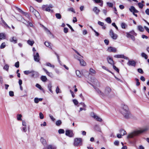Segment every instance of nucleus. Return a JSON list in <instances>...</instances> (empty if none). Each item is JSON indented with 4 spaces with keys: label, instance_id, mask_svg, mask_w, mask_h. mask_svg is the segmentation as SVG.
Returning a JSON list of instances; mask_svg holds the SVG:
<instances>
[{
    "label": "nucleus",
    "instance_id": "nucleus-1",
    "mask_svg": "<svg viewBox=\"0 0 149 149\" xmlns=\"http://www.w3.org/2000/svg\"><path fill=\"white\" fill-rule=\"evenodd\" d=\"M149 128L148 126L139 128L129 134L127 136V138H132L139 134L145 133L148 130Z\"/></svg>",
    "mask_w": 149,
    "mask_h": 149
},
{
    "label": "nucleus",
    "instance_id": "nucleus-2",
    "mask_svg": "<svg viewBox=\"0 0 149 149\" xmlns=\"http://www.w3.org/2000/svg\"><path fill=\"white\" fill-rule=\"evenodd\" d=\"M121 107V112L125 118L129 119L132 117V115L127 105L124 104H122Z\"/></svg>",
    "mask_w": 149,
    "mask_h": 149
},
{
    "label": "nucleus",
    "instance_id": "nucleus-3",
    "mask_svg": "<svg viewBox=\"0 0 149 149\" xmlns=\"http://www.w3.org/2000/svg\"><path fill=\"white\" fill-rule=\"evenodd\" d=\"M112 90L110 87L107 86L104 88V93L105 96H108L109 95L110 93L111 92Z\"/></svg>",
    "mask_w": 149,
    "mask_h": 149
},
{
    "label": "nucleus",
    "instance_id": "nucleus-4",
    "mask_svg": "<svg viewBox=\"0 0 149 149\" xmlns=\"http://www.w3.org/2000/svg\"><path fill=\"white\" fill-rule=\"evenodd\" d=\"M30 11L31 12L33 13L34 15L37 17H38L39 16H40L39 13L38 12L34 9V8L32 6H30Z\"/></svg>",
    "mask_w": 149,
    "mask_h": 149
},
{
    "label": "nucleus",
    "instance_id": "nucleus-5",
    "mask_svg": "<svg viewBox=\"0 0 149 149\" xmlns=\"http://www.w3.org/2000/svg\"><path fill=\"white\" fill-rule=\"evenodd\" d=\"M109 35L111 38L113 40H116L118 37V35L113 33L112 30L111 29L109 32Z\"/></svg>",
    "mask_w": 149,
    "mask_h": 149
},
{
    "label": "nucleus",
    "instance_id": "nucleus-6",
    "mask_svg": "<svg viewBox=\"0 0 149 149\" xmlns=\"http://www.w3.org/2000/svg\"><path fill=\"white\" fill-rule=\"evenodd\" d=\"M91 116L97 121L101 122L102 121V119L100 117L96 115L94 113H91Z\"/></svg>",
    "mask_w": 149,
    "mask_h": 149
},
{
    "label": "nucleus",
    "instance_id": "nucleus-7",
    "mask_svg": "<svg viewBox=\"0 0 149 149\" xmlns=\"http://www.w3.org/2000/svg\"><path fill=\"white\" fill-rule=\"evenodd\" d=\"M17 10L20 13H22L25 16L26 18H27L28 19H29L30 18V16L29 14L27 13L24 12L23 11H22L19 8H16Z\"/></svg>",
    "mask_w": 149,
    "mask_h": 149
},
{
    "label": "nucleus",
    "instance_id": "nucleus-8",
    "mask_svg": "<svg viewBox=\"0 0 149 149\" xmlns=\"http://www.w3.org/2000/svg\"><path fill=\"white\" fill-rule=\"evenodd\" d=\"M81 142V138H75L74 140V144L75 146H77L79 145Z\"/></svg>",
    "mask_w": 149,
    "mask_h": 149
},
{
    "label": "nucleus",
    "instance_id": "nucleus-9",
    "mask_svg": "<svg viewBox=\"0 0 149 149\" xmlns=\"http://www.w3.org/2000/svg\"><path fill=\"white\" fill-rule=\"evenodd\" d=\"M33 56L34 61L36 62H39L40 60V58L38 53L37 52L35 54L34 52Z\"/></svg>",
    "mask_w": 149,
    "mask_h": 149
},
{
    "label": "nucleus",
    "instance_id": "nucleus-10",
    "mask_svg": "<svg viewBox=\"0 0 149 149\" xmlns=\"http://www.w3.org/2000/svg\"><path fill=\"white\" fill-rule=\"evenodd\" d=\"M127 64L129 66L135 67L136 65V62L133 60H129Z\"/></svg>",
    "mask_w": 149,
    "mask_h": 149
},
{
    "label": "nucleus",
    "instance_id": "nucleus-11",
    "mask_svg": "<svg viewBox=\"0 0 149 149\" xmlns=\"http://www.w3.org/2000/svg\"><path fill=\"white\" fill-rule=\"evenodd\" d=\"M65 135L70 137H72L73 136L74 134L72 130H68L65 131Z\"/></svg>",
    "mask_w": 149,
    "mask_h": 149
},
{
    "label": "nucleus",
    "instance_id": "nucleus-12",
    "mask_svg": "<svg viewBox=\"0 0 149 149\" xmlns=\"http://www.w3.org/2000/svg\"><path fill=\"white\" fill-rule=\"evenodd\" d=\"M107 50L109 52L116 53V52L117 49L115 47H108Z\"/></svg>",
    "mask_w": 149,
    "mask_h": 149
},
{
    "label": "nucleus",
    "instance_id": "nucleus-13",
    "mask_svg": "<svg viewBox=\"0 0 149 149\" xmlns=\"http://www.w3.org/2000/svg\"><path fill=\"white\" fill-rule=\"evenodd\" d=\"M95 89L96 91L97 92V93L100 95V96L102 97H104L105 96L104 92H102L98 88H95Z\"/></svg>",
    "mask_w": 149,
    "mask_h": 149
},
{
    "label": "nucleus",
    "instance_id": "nucleus-14",
    "mask_svg": "<svg viewBox=\"0 0 149 149\" xmlns=\"http://www.w3.org/2000/svg\"><path fill=\"white\" fill-rule=\"evenodd\" d=\"M107 59L109 63L112 65L114 64V61L112 57L109 56H107Z\"/></svg>",
    "mask_w": 149,
    "mask_h": 149
},
{
    "label": "nucleus",
    "instance_id": "nucleus-15",
    "mask_svg": "<svg viewBox=\"0 0 149 149\" xmlns=\"http://www.w3.org/2000/svg\"><path fill=\"white\" fill-rule=\"evenodd\" d=\"M32 72L31 73L32 74L31 77H36L39 75V74L38 72L35 71L33 70H32Z\"/></svg>",
    "mask_w": 149,
    "mask_h": 149
},
{
    "label": "nucleus",
    "instance_id": "nucleus-16",
    "mask_svg": "<svg viewBox=\"0 0 149 149\" xmlns=\"http://www.w3.org/2000/svg\"><path fill=\"white\" fill-rule=\"evenodd\" d=\"M10 41L14 44L16 43L17 42V40L16 38L14 37H12L10 39Z\"/></svg>",
    "mask_w": 149,
    "mask_h": 149
},
{
    "label": "nucleus",
    "instance_id": "nucleus-17",
    "mask_svg": "<svg viewBox=\"0 0 149 149\" xmlns=\"http://www.w3.org/2000/svg\"><path fill=\"white\" fill-rule=\"evenodd\" d=\"M43 69L44 70V71L51 78H52L53 77V75L52 73L49 72L47 70L45 69V68H43Z\"/></svg>",
    "mask_w": 149,
    "mask_h": 149
},
{
    "label": "nucleus",
    "instance_id": "nucleus-18",
    "mask_svg": "<svg viewBox=\"0 0 149 149\" xmlns=\"http://www.w3.org/2000/svg\"><path fill=\"white\" fill-rule=\"evenodd\" d=\"M93 11L96 15H98L100 10L96 7H94L93 9Z\"/></svg>",
    "mask_w": 149,
    "mask_h": 149
},
{
    "label": "nucleus",
    "instance_id": "nucleus-19",
    "mask_svg": "<svg viewBox=\"0 0 149 149\" xmlns=\"http://www.w3.org/2000/svg\"><path fill=\"white\" fill-rule=\"evenodd\" d=\"M82 74L86 78L88 77L90 74L86 70H84L83 71Z\"/></svg>",
    "mask_w": 149,
    "mask_h": 149
},
{
    "label": "nucleus",
    "instance_id": "nucleus-20",
    "mask_svg": "<svg viewBox=\"0 0 149 149\" xmlns=\"http://www.w3.org/2000/svg\"><path fill=\"white\" fill-rule=\"evenodd\" d=\"M129 10L131 12H134L136 13H138L139 12V11L136 10L135 7L133 6H131L129 8Z\"/></svg>",
    "mask_w": 149,
    "mask_h": 149
},
{
    "label": "nucleus",
    "instance_id": "nucleus-21",
    "mask_svg": "<svg viewBox=\"0 0 149 149\" xmlns=\"http://www.w3.org/2000/svg\"><path fill=\"white\" fill-rule=\"evenodd\" d=\"M22 19L24 20V22H23L26 24L27 26H29L31 27H32L33 26V24L29 22V21H27L24 19Z\"/></svg>",
    "mask_w": 149,
    "mask_h": 149
},
{
    "label": "nucleus",
    "instance_id": "nucleus-22",
    "mask_svg": "<svg viewBox=\"0 0 149 149\" xmlns=\"http://www.w3.org/2000/svg\"><path fill=\"white\" fill-rule=\"evenodd\" d=\"M40 141L42 144L45 146L47 145V143L46 140L42 137H41L40 139Z\"/></svg>",
    "mask_w": 149,
    "mask_h": 149
},
{
    "label": "nucleus",
    "instance_id": "nucleus-23",
    "mask_svg": "<svg viewBox=\"0 0 149 149\" xmlns=\"http://www.w3.org/2000/svg\"><path fill=\"white\" fill-rule=\"evenodd\" d=\"M47 149H56V147L54 145H49L47 147Z\"/></svg>",
    "mask_w": 149,
    "mask_h": 149
},
{
    "label": "nucleus",
    "instance_id": "nucleus-24",
    "mask_svg": "<svg viewBox=\"0 0 149 149\" xmlns=\"http://www.w3.org/2000/svg\"><path fill=\"white\" fill-rule=\"evenodd\" d=\"M79 61L80 62V64L81 66H85L86 65V63L84 61V60L83 59H81L79 60Z\"/></svg>",
    "mask_w": 149,
    "mask_h": 149
},
{
    "label": "nucleus",
    "instance_id": "nucleus-25",
    "mask_svg": "<svg viewBox=\"0 0 149 149\" xmlns=\"http://www.w3.org/2000/svg\"><path fill=\"white\" fill-rule=\"evenodd\" d=\"M42 27L44 28L45 31L46 33L48 34H52L50 32V31L48 30L47 28L44 26L43 25H42Z\"/></svg>",
    "mask_w": 149,
    "mask_h": 149
},
{
    "label": "nucleus",
    "instance_id": "nucleus-26",
    "mask_svg": "<svg viewBox=\"0 0 149 149\" xmlns=\"http://www.w3.org/2000/svg\"><path fill=\"white\" fill-rule=\"evenodd\" d=\"M42 98H35L34 99V102L36 103H38L39 101H41L42 100Z\"/></svg>",
    "mask_w": 149,
    "mask_h": 149
},
{
    "label": "nucleus",
    "instance_id": "nucleus-27",
    "mask_svg": "<svg viewBox=\"0 0 149 149\" xmlns=\"http://www.w3.org/2000/svg\"><path fill=\"white\" fill-rule=\"evenodd\" d=\"M52 84L51 83H49L48 85V88L49 91L52 93H53V91L52 90Z\"/></svg>",
    "mask_w": 149,
    "mask_h": 149
},
{
    "label": "nucleus",
    "instance_id": "nucleus-28",
    "mask_svg": "<svg viewBox=\"0 0 149 149\" xmlns=\"http://www.w3.org/2000/svg\"><path fill=\"white\" fill-rule=\"evenodd\" d=\"M76 74L77 75V76L79 77H81L82 74L78 70H77L76 71Z\"/></svg>",
    "mask_w": 149,
    "mask_h": 149
},
{
    "label": "nucleus",
    "instance_id": "nucleus-29",
    "mask_svg": "<svg viewBox=\"0 0 149 149\" xmlns=\"http://www.w3.org/2000/svg\"><path fill=\"white\" fill-rule=\"evenodd\" d=\"M94 128L97 131L99 132H101V128L98 125H95Z\"/></svg>",
    "mask_w": 149,
    "mask_h": 149
},
{
    "label": "nucleus",
    "instance_id": "nucleus-30",
    "mask_svg": "<svg viewBox=\"0 0 149 149\" xmlns=\"http://www.w3.org/2000/svg\"><path fill=\"white\" fill-rule=\"evenodd\" d=\"M121 26L122 28L123 29H125L127 27V25L125 23L122 22L121 23Z\"/></svg>",
    "mask_w": 149,
    "mask_h": 149
},
{
    "label": "nucleus",
    "instance_id": "nucleus-31",
    "mask_svg": "<svg viewBox=\"0 0 149 149\" xmlns=\"http://www.w3.org/2000/svg\"><path fill=\"white\" fill-rule=\"evenodd\" d=\"M6 36L3 33H0V40L1 39H4L5 38Z\"/></svg>",
    "mask_w": 149,
    "mask_h": 149
},
{
    "label": "nucleus",
    "instance_id": "nucleus-32",
    "mask_svg": "<svg viewBox=\"0 0 149 149\" xmlns=\"http://www.w3.org/2000/svg\"><path fill=\"white\" fill-rule=\"evenodd\" d=\"M27 43L29 45L32 46L34 43V42L33 40L31 41L30 40H28L27 41Z\"/></svg>",
    "mask_w": 149,
    "mask_h": 149
},
{
    "label": "nucleus",
    "instance_id": "nucleus-33",
    "mask_svg": "<svg viewBox=\"0 0 149 149\" xmlns=\"http://www.w3.org/2000/svg\"><path fill=\"white\" fill-rule=\"evenodd\" d=\"M42 81L43 82H45L47 80L46 77L45 76H42L40 78Z\"/></svg>",
    "mask_w": 149,
    "mask_h": 149
},
{
    "label": "nucleus",
    "instance_id": "nucleus-34",
    "mask_svg": "<svg viewBox=\"0 0 149 149\" xmlns=\"http://www.w3.org/2000/svg\"><path fill=\"white\" fill-rule=\"evenodd\" d=\"M46 65L47 66L53 68H54V65L51 64L50 63H47Z\"/></svg>",
    "mask_w": 149,
    "mask_h": 149
},
{
    "label": "nucleus",
    "instance_id": "nucleus-35",
    "mask_svg": "<svg viewBox=\"0 0 149 149\" xmlns=\"http://www.w3.org/2000/svg\"><path fill=\"white\" fill-rule=\"evenodd\" d=\"M138 30L141 32H143L144 31V29L143 27L140 25L138 26Z\"/></svg>",
    "mask_w": 149,
    "mask_h": 149
},
{
    "label": "nucleus",
    "instance_id": "nucleus-36",
    "mask_svg": "<svg viewBox=\"0 0 149 149\" xmlns=\"http://www.w3.org/2000/svg\"><path fill=\"white\" fill-rule=\"evenodd\" d=\"M120 132L122 136H123L126 134V131L123 130H120Z\"/></svg>",
    "mask_w": 149,
    "mask_h": 149
},
{
    "label": "nucleus",
    "instance_id": "nucleus-37",
    "mask_svg": "<svg viewBox=\"0 0 149 149\" xmlns=\"http://www.w3.org/2000/svg\"><path fill=\"white\" fill-rule=\"evenodd\" d=\"M45 44L46 47H48L49 48H51V46L50 45V43L49 42L47 41L45 42Z\"/></svg>",
    "mask_w": 149,
    "mask_h": 149
},
{
    "label": "nucleus",
    "instance_id": "nucleus-38",
    "mask_svg": "<svg viewBox=\"0 0 149 149\" xmlns=\"http://www.w3.org/2000/svg\"><path fill=\"white\" fill-rule=\"evenodd\" d=\"M141 56L142 57L146 59H147L148 58V56L147 55L143 52L141 53Z\"/></svg>",
    "mask_w": 149,
    "mask_h": 149
},
{
    "label": "nucleus",
    "instance_id": "nucleus-39",
    "mask_svg": "<svg viewBox=\"0 0 149 149\" xmlns=\"http://www.w3.org/2000/svg\"><path fill=\"white\" fill-rule=\"evenodd\" d=\"M24 74L26 75H28L29 74L32 72V70H26L24 72Z\"/></svg>",
    "mask_w": 149,
    "mask_h": 149
},
{
    "label": "nucleus",
    "instance_id": "nucleus-40",
    "mask_svg": "<svg viewBox=\"0 0 149 149\" xmlns=\"http://www.w3.org/2000/svg\"><path fill=\"white\" fill-rule=\"evenodd\" d=\"M56 18L58 19H60L61 17V16L60 13H57L55 14Z\"/></svg>",
    "mask_w": 149,
    "mask_h": 149
},
{
    "label": "nucleus",
    "instance_id": "nucleus-41",
    "mask_svg": "<svg viewBox=\"0 0 149 149\" xmlns=\"http://www.w3.org/2000/svg\"><path fill=\"white\" fill-rule=\"evenodd\" d=\"M22 115L21 114H18L17 116V119L18 120H22Z\"/></svg>",
    "mask_w": 149,
    "mask_h": 149
},
{
    "label": "nucleus",
    "instance_id": "nucleus-42",
    "mask_svg": "<svg viewBox=\"0 0 149 149\" xmlns=\"http://www.w3.org/2000/svg\"><path fill=\"white\" fill-rule=\"evenodd\" d=\"M123 54L116 55L114 56L115 58H122Z\"/></svg>",
    "mask_w": 149,
    "mask_h": 149
},
{
    "label": "nucleus",
    "instance_id": "nucleus-43",
    "mask_svg": "<svg viewBox=\"0 0 149 149\" xmlns=\"http://www.w3.org/2000/svg\"><path fill=\"white\" fill-rule=\"evenodd\" d=\"M105 20L107 23L109 24L111 23V18L109 17L107 18Z\"/></svg>",
    "mask_w": 149,
    "mask_h": 149
},
{
    "label": "nucleus",
    "instance_id": "nucleus-44",
    "mask_svg": "<svg viewBox=\"0 0 149 149\" xmlns=\"http://www.w3.org/2000/svg\"><path fill=\"white\" fill-rule=\"evenodd\" d=\"M56 92L57 94H58L59 93H61V91L59 88L58 86L57 87L56 90Z\"/></svg>",
    "mask_w": 149,
    "mask_h": 149
},
{
    "label": "nucleus",
    "instance_id": "nucleus-45",
    "mask_svg": "<svg viewBox=\"0 0 149 149\" xmlns=\"http://www.w3.org/2000/svg\"><path fill=\"white\" fill-rule=\"evenodd\" d=\"M45 10L46 11L50 12H53V10H51L49 7L47 6Z\"/></svg>",
    "mask_w": 149,
    "mask_h": 149
},
{
    "label": "nucleus",
    "instance_id": "nucleus-46",
    "mask_svg": "<svg viewBox=\"0 0 149 149\" xmlns=\"http://www.w3.org/2000/svg\"><path fill=\"white\" fill-rule=\"evenodd\" d=\"M62 123L61 121V120H58L56 121V124L57 126L60 125Z\"/></svg>",
    "mask_w": 149,
    "mask_h": 149
},
{
    "label": "nucleus",
    "instance_id": "nucleus-47",
    "mask_svg": "<svg viewBox=\"0 0 149 149\" xmlns=\"http://www.w3.org/2000/svg\"><path fill=\"white\" fill-rule=\"evenodd\" d=\"M6 47V43L5 42L2 43L0 46V48L1 49H3Z\"/></svg>",
    "mask_w": 149,
    "mask_h": 149
},
{
    "label": "nucleus",
    "instance_id": "nucleus-48",
    "mask_svg": "<svg viewBox=\"0 0 149 149\" xmlns=\"http://www.w3.org/2000/svg\"><path fill=\"white\" fill-rule=\"evenodd\" d=\"M68 10L69 11H71L72 12H73L74 13H75V12L73 8H68Z\"/></svg>",
    "mask_w": 149,
    "mask_h": 149
},
{
    "label": "nucleus",
    "instance_id": "nucleus-49",
    "mask_svg": "<svg viewBox=\"0 0 149 149\" xmlns=\"http://www.w3.org/2000/svg\"><path fill=\"white\" fill-rule=\"evenodd\" d=\"M107 5L109 7L112 8L113 7V4L110 2H107Z\"/></svg>",
    "mask_w": 149,
    "mask_h": 149
},
{
    "label": "nucleus",
    "instance_id": "nucleus-50",
    "mask_svg": "<svg viewBox=\"0 0 149 149\" xmlns=\"http://www.w3.org/2000/svg\"><path fill=\"white\" fill-rule=\"evenodd\" d=\"M9 66L8 64H6L5 65L3 69L6 70L8 71L9 69Z\"/></svg>",
    "mask_w": 149,
    "mask_h": 149
},
{
    "label": "nucleus",
    "instance_id": "nucleus-51",
    "mask_svg": "<svg viewBox=\"0 0 149 149\" xmlns=\"http://www.w3.org/2000/svg\"><path fill=\"white\" fill-rule=\"evenodd\" d=\"M58 132L59 134H63L64 133V130L62 129H60L58 130Z\"/></svg>",
    "mask_w": 149,
    "mask_h": 149
},
{
    "label": "nucleus",
    "instance_id": "nucleus-52",
    "mask_svg": "<svg viewBox=\"0 0 149 149\" xmlns=\"http://www.w3.org/2000/svg\"><path fill=\"white\" fill-rule=\"evenodd\" d=\"M90 73L95 74L96 73L95 71L92 68H91L90 69Z\"/></svg>",
    "mask_w": 149,
    "mask_h": 149
},
{
    "label": "nucleus",
    "instance_id": "nucleus-53",
    "mask_svg": "<svg viewBox=\"0 0 149 149\" xmlns=\"http://www.w3.org/2000/svg\"><path fill=\"white\" fill-rule=\"evenodd\" d=\"M135 80L136 82V86H139L140 84V83L139 82V79H138L136 78Z\"/></svg>",
    "mask_w": 149,
    "mask_h": 149
},
{
    "label": "nucleus",
    "instance_id": "nucleus-54",
    "mask_svg": "<svg viewBox=\"0 0 149 149\" xmlns=\"http://www.w3.org/2000/svg\"><path fill=\"white\" fill-rule=\"evenodd\" d=\"M36 87L39 88L40 90H42V88L41 86L40 85L38 84H36Z\"/></svg>",
    "mask_w": 149,
    "mask_h": 149
},
{
    "label": "nucleus",
    "instance_id": "nucleus-55",
    "mask_svg": "<svg viewBox=\"0 0 149 149\" xmlns=\"http://www.w3.org/2000/svg\"><path fill=\"white\" fill-rule=\"evenodd\" d=\"M113 65V69L116 70L117 72H119V69L115 66L114 65Z\"/></svg>",
    "mask_w": 149,
    "mask_h": 149
},
{
    "label": "nucleus",
    "instance_id": "nucleus-56",
    "mask_svg": "<svg viewBox=\"0 0 149 149\" xmlns=\"http://www.w3.org/2000/svg\"><path fill=\"white\" fill-rule=\"evenodd\" d=\"M81 57L80 56V57L78 56H77V55H74V57L76 59H77L79 61V60L81 59Z\"/></svg>",
    "mask_w": 149,
    "mask_h": 149
},
{
    "label": "nucleus",
    "instance_id": "nucleus-57",
    "mask_svg": "<svg viewBox=\"0 0 149 149\" xmlns=\"http://www.w3.org/2000/svg\"><path fill=\"white\" fill-rule=\"evenodd\" d=\"M72 101L75 105H76L78 104V101L77 100L74 99Z\"/></svg>",
    "mask_w": 149,
    "mask_h": 149
},
{
    "label": "nucleus",
    "instance_id": "nucleus-58",
    "mask_svg": "<svg viewBox=\"0 0 149 149\" xmlns=\"http://www.w3.org/2000/svg\"><path fill=\"white\" fill-rule=\"evenodd\" d=\"M141 74H143V72L141 68H139L137 70Z\"/></svg>",
    "mask_w": 149,
    "mask_h": 149
},
{
    "label": "nucleus",
    "instance_id": "nucleus-59",
    "mask_svg": "<svg viewBox=\"0 0 149 149\" xmlns=\"http://www.w3.org/2000/svg\"><path fill=\"white\" fill-rule=\"evenodd\" d=\"M9 95L11 97H13L14 96V92L13 91H10L9 92Z\"/></svg>",
    "mask_w": 149,
    "mask_h": 149
},
{
    "label": "nucleus",
    "instance_id": "nucleus-60",
    "mask_svg": "<svg viewBox=\"0 0 149 149\" xmlns=\"http://www.w3.org/2000/svg\"><path fill=\"white\" fill-rule=\"evenodd\" d=\"M138 6H139V7L140 8H142L143 7V4L141 3H138Z\"/></svg>",
    "mask_w": 149,
    "mask_h": 149
},
{
    "label": "nucleus",
    "instance_id": "nucleus-61",
    "mask_svg": "<svg viewBox=\"0 0 149 149\" xmlns=\"http://www.w3.org/2000/svg\"><path fill=\"white\" fill-rule=\"evenodd\" d=\"M15 66L17 68H19V61H17L16 62L15 65Z\"/></svg>",
    "mask_w": 149,
    "mask_h": 149
},
{
    "label": "nucleus",
    "instance_id": "nucleus-62",
    "mask_svg": "<svg viewBox=\"0 0 149 149\" xmlns=\"http://www.w3.org/2000/svg\"><path fill=\"white\" fill-rule=\"evenodd\" d=\"M22 131L23 132H26L27 131L26 127L24 126L22 128Z\"/></svg>",
    "mask_w": 149,
    "mask_h": 149
},
{
    "label": "nucleus",
    "instance_id": "nucleus-63",
    "mask_svg": "<svg viewBox=\"0 0 149 149\" xmlns=\"http://www.w3.org/2000/svg\"><path fill=\"white\" fill-rule=\"evenodd\" d=\"M98 24L99 25L102 26H103L104 24V23H103V22H102L100 21H98Z\"/></svg>",
    "mask_w": 149,
    "mask_h": 149
},
{
    "label": "nucleus",
    "instance_id": "nucleus-64",
    "mask_svg": "<svg viewBox=\"0 0 149 149\" xmlns=\"http://www.w3.org/2000/svg\"><path fill=\"white\" fill-rule=\"evenodd\" d=\"M40 118L41 119H43L44 118V116L42 113L40 112L39 113Z\"/></svg>",
    "mask_w": 149,
    "mask_h": 149
}]
</instances>
